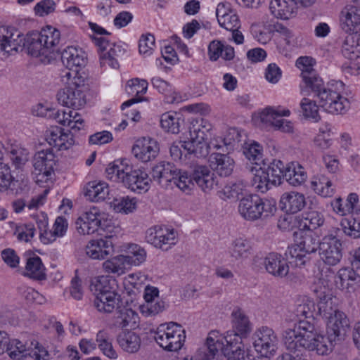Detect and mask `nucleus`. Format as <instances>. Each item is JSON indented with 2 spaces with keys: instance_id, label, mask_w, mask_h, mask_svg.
Returning a JSON list of instances; mask_svg holds the SVG:
<instances>
[{
  "instance_id": "obj_1",
  "label": "nucleus",
  "mask_w": 360,
  "mask_h": 360,
  "mask_svg": "<svg viewBox=\"0 0 360 360\" xmlns=\"http://www.w3.org/2000/svg\"><path fill=\"white\" fill-rule=\"evenodd\" d=\"M152 176L165 189L175 186L183 191H191L196 185L204 192H208L217 184L214 174L205 165H197L188 174L170 162H161L153 167Z\"/></svg>"
},
{
  "instance_id": "obj_2",
  "label": "nucleus",
  "mask_w": 360,
  "mask_h": 360,
  "mask_svg": "<svg viewBox=\"0 0 360 360\" xmlns=\"http://www.w3.org/2000/svg\"><path fill=\"white\" fill-rule=\"evenodd\" d=\"M332 340L317 334L314 323L307 320L298 321L294 329L285 330L284 345L290 352H300L302 349L315 351L319 355H327L333 348Z\"/></svg>"
},
{
  "instance_id": "obj_3",
  "label": "nucleus",
  "mask_w": 360,
  "mask_h": 360,
  "mask_svg": "<svg viewBox=\"0 0 360 360\" xmlns=\"http://www.w3.org/2000/svg\"><path fill=\"white\" fill-rule=\"evenodd\" d=\"M60 40L59 30L47 26L40 32H32L26 35L27 53L34 57H41L43 63H50L59 52Z\"/></svg>"
},
{
  "instance_id": "obj_4",
  "label": "nucleus",
  "mask_w": 360,
  "mask_h": 360,
  "mask_svg": "<svg viewBox=\"0 0 360 360\" xmlns=\"http://www.w3.org/2000/svg\"><path fill=\"white\" fill-rule=\"evenodd\" d=\"M319 314L328 319L327 334L332 340L345 336L347 329L349 327V321L346 314L340 311L334 309L331 294L325 290L315 289Z\"/></svg>"
},
{
  "instance_id": "obj_5",
  "label": "nucleus",
  "mask_w": 360,
  "mask_h": 360,
  "mask_svg": "<svg viewBox=\"0 0 360 360\" xmlns=\"http://www.w3.org/2000/svg\"><path fill=\"white\" fill-rule=\"evenodd\" d=\"M238 209L241 217L250 221L265 220L272 217L277 210L275 200L261 198L256 194L240 199Z\"/></svg>"
},
{
  "instance_id": "obj_6",
  "label": "nucleus",
  "mask_w": 360,
  "mask_h": 360,
  "mask_svg": "<svg viewBox=\"0 0 360 360\" xmlns=\"http://www.w3.org/2000/svg\"><path fill=\"white\" fill-rule=\"evenodd\" d=\"M285 167L282 161L274 160L269 163L265 161L259 167H252L251 171L255 170L253 178L256 188L264 193L270 188V185L278 186L283 182Z\"/></svg>"
},
{
  "instance_id": "obj_7",
  "label": "nucleus",
  "mask_w": 360,
  "mask_h": 360,
  "mask_svg": "<svg viewBox=\"0 0 360 360\" xmlns=\"http://www.w3.org/2000/svg\"><path fill=\"white\" fill-rule=\"evenodd\" d=\"M86 89L83 78L74 77L69 79L65 87L58 91L57 99L64 106L79 109L86 104Z\"/></svg>"
},
{
  "instance_id": "obj_8",
  "label": "nucleus",
  "mask_w": 360,
  "mask_h": 360,
  "mask_svg": "<svg viewBox=\"0 0 360 360\" xmlns=\"http://www.w3.org/2000/svg\"><path fill=\"white\" fill-rule=\"evenodd\" d=\"M146 252L138 245L132 244L129 247V252L127 255H120L106 260L103 264L105 272L120 275L124 273L127 265L139 266L145 262Z\"/></svg>"
},
{
  "instance_id": "obj_9",
  "label": "nucleus",
  "mask_w": 360,
  "mask_h": 360,
  "mask_svg": "<svg viewBox=\"0 0 360 360\" xmlns=\"http://www.w3.org/2000/svg\"><path fill=\"white\" fill-rule=\"evenodd\" d=\"M200 126L198 120L191 123L189 128L190 139L185 141L182 146L188 154H193L197 158H205L211 149H219L221 146L216 142L211 141L207 143L204 139L205 133L200 130Z\"/></svg>"
},
{
  "instance_id": "obj_10",
  "label": "nucleus",
  "mask_w": 360,
  "mask_h": 360,
  "mask_svg": "<svg viewBox=\"0 0 360 360\" xmlns=\"http://www.w3.org/2000/svg\"><path fill=\"white\" fill-rule=\"evenodd\" d=\"M155 335L157 343L164 349L176 352L181 348L185 341V330L182 326L175 322H169L165 329L161 326Z\"/></svg>"
},
{
  "instance_id": "obj_11",
  "label": "nucleus",
  "mask_w": 360,
  "mask_h": 360,
  "mask_svg": "<svg viewBox=\"0 0 360 360\" xmlns=\"http://www.w3.org/2000/svg\"><path fill=\"white\" fill-rule=\"evenodd\" d=\"M319 106L331 114H343L349 107V102L345 97L333 86L326 85V87L316 96Z\"/></svg>"
},
{
  "instance_id": "obj_12",
  "label": "nucleus",
  "mask_w": 360,
  "mask_h": 360,
  "mask_svg": "<svg viewBox=\"0 0 360 360\" xmlns=\"http://www.w3.org/2000/svg\"><path fill=\"white\" fill-rule=\"evenodd\" d=\"M320 259L326 265L335 266L342 257V245L333 234L325 236L319 245Z\"/></svg>"
},
{
  "instance_id": "obj_13",
  "label": "nucleus",
  "mask_w": 360,
  "mask_h": 360,
  "mask_svg": "<svg viewBox=\"0 0 360 360\" xmlns=\"http://www.w3.org/2000/svg\"><path fill=\"white\" fill-rule=\"evenodd\" d=\"M55 165V155L51 149L37 152L33 160V174L35 175L36 182H46L51 179Z\"/></svg>"
},
{
  "instance_id": "obj_14",
  "label": "nucleus",
  "mask_w": 360,
  "mask_h": 360,
  "mask_svg": "<svg viewBox=\"0 0 360 360\" xmlns=\"http://www.w3.org/2000/svg\"><path fill=\"white\" fill-rule=\"evenodd\" d=\"M95 45L98 47L100 54L101 65L108 64L112 68H118L119 63L117 60L122 50L115 43L110 42L105 37H93Z\"/></svg>"
},
{
  "instance_id": "obj_15",
  "label": "nucleus",
  "mask_w": 360,
  "mask_h": 360,
  "mask_svg": "<svg viewBox=\"0 0 360 360\" xmlns=\"http://www.w3.org/2000/svg\"><path fill=\"white\" fill-rule=\"evenodd\" d=\"M27 49L26 37L13 27H0V49L7 53Z\"/></svg>"
},
{
  "instance_id": "obj_16",
  "label": "nucleus",
  "mask_w": 360,
  "mask_h": 360,
  "mask_svg": "<svg viewBox=\"0 0 360 360\" xmlns=\"http://www.w3.org/2000/svg\"><path fill=\"white\" fill-rule=\"evenodd\" d=\"M103 214L93 207L84 212L76 220L75 228L80 234H91L102 227Z\"/></svg>"
},
{
  "instance_id": "obj_17",
  "label": "nucleus",
  "mask_w": 360,
  "mask_h": 360,
  "mask_svg": "<svg viewBox=\"0 0 360 360\" xmlns=\"http://www.w3.org/2000/svg\"><path fill=\"white\" fill-rule=\"evenodd\" d=\"M278 343V339L270 328L262 327L256 333L254 347L261 354V356L268 357V355L274 354L277 349Z\"/></svg>"
},
{
  "instance_id": "obj_18",
  "label": "nucleus",
  "mask_w": 360,
  "mask_h": 360,
  "mask_svg": "<svg viewBox=\"0 0 360 360\" xmlns=\"http://www.w3.org/2000/svg\"><path fill=\"white\" fill-rule=\"evenodd\" d=\"M315 0H274L269 8L272 14L281 19H289L297 12L298 4L303 6H311Z\"/></svg>"
},
{
  "instance_id": "obj_19",
  "label": "nucleus",
  "mask_w": 360,
  "mask_h": 360,
  "mask_svg": "<svg viewBox=\"0 0 360 360\" xmlns=\"http://www.w3.org/2000/svg\"><path fill=\"white\" fill-rule=\"evenodd\" d=\"M122 183L132 191L141 193V191H148L149 188V182L152 179L155 181L153 176L150 178L148 174L141 169H132L127 166ZM155 182H157L155 181Z\"/></svg>"
},
{
  "instance_id": "obj_20",
  "label": "nucleus",
  "mask_w": 360,
  "mask_h": 360,
  "mask_svg": "<svg viewBox=\"0 0 360 360\" xmlns=\"http://www.w3.org/2000/svg\"><path fill=\"white\" fill-rule=\"evenodd\" d=\"M146 239L148 243L165 251L176 243L174 230H169L166 227L155 226L149 229L146 232Z\"/></svg>"
},
{
  "instance_id": "obj_21",
  "label": "nucleus",
  "mask_w": 360,
  "mask_h": 360,
  "mask_svg": "<svg viewBox=\"0 0 360 360\" xmlns=\"http://www.w3.org/2000/svg\"><path fill=\"white\" fill-rule=\"evenodd\" d=\"M289 257H284L281 254L271 252L264 259L263 264L266 271L276 278H285L289 273Z\"/></svg>"
},
{
  "instance_id": "obj_22",
  "label": "nucleus",
  "mask_w": 360,
  "mask_h": 360,
  "mask_svg": "<svg viewBox=\"0 0 360 360\" xmlns=\"http://www.w3.org/2000/svg\"><path fill=\"white\" fill-rule=\"evenodd\" d=\"M158 142L151 138H143L136 141L132 148V153L143 162L155 159L159 153Z\"/></svg>"
},
{
  "instance_id": "obj_23",
  "label": "nucleus",
  "mask_w": 360,
  "mask_h": 360,
  "mask_svg": "<svg viewBox=\"0 0 360 360\" xmlns=\"http://www.w3.org/2000/svg\"><path fill=\"white\" fill-rule=\"evenodd\" d=\"M112 236L92 240L86 246V255L94 259H103L113 252Z\"/></svg>"
},
{
  "instance_id": "obj_24",
  "label": "nucleus",
  "mask_w": 360,
  "mask_h": 360,
  "mask_svg": "<svg viewBox=\"0 0 360 360\" xmlns=\"http://www.w3.org/2000/svg\"><path fill=\"white\" fill-rule=\"evenodd\" d=\"M210 166L220 176H229L233 170L234 160L227 154L213 153L209 158Z\"/></svg>"
},
{
  "instance_id": "obj_25",
  "label": "nucleus",
  "mask_w": 360,
  "mask_h": 360,
  "mask_svg": "<svg viewBox=\"0 0 360 360\" xmlns=\"http://www.w3.org/2000/svg\"><path fill=\"white\" fill-rule=\"evenodd\" d=\"M306 206V198L298 192L284 193L280 199V207L288 214H295Z\"/></svg>"
},
{
  "instance_id": "obj_26",
  "label": "nucleus",
  "mask_w": 360,
  "mask_h": 360,
  "mask_svg": "<svg viewBox=\"0 0 360 360\" xmlns=\"http://www.w3.org/2000/svg\"><path fill=\"white\" fill-rule=\"evenodd\" d=\"M63 65L68 69L72 70L83 67L86 63V55L82 49L74 46H68L60 53Z\"/></svg>"
},
{
  "instance_id": "obj_27",
  "label": "nucleus",
  "mask_w": 360,
  "mask_h": 360,
  "mask_svg": "<svg viewBox=\"0 0 360 360\" xmlns=\"http://www.w3.org/2000/svg\"><path fill=\"white\" fill-rule=\"evenodd\" d=\"M231 316L233 329L226 333H233L240 338L246 337L251 332L252 326L245 312L237 309L232 311Z\"/></svg>"
},
{
  "instance_id": "obj_28",
  "label": "nucleus",
  "mask_w": 360,
  "mask_h": 360,
  "mask_svg": "<svg viewBox=\"0 0 360 360\" xmlns=\"http://www.w3.org/2000/svg\"><path fill=\"white\" fill-rule=\"evenodd\" d=\"M360 25V8L347 6L341 12L340 26L345 32L354 31Z\"/></svg>"
},
{
  "instance_id": "obj_29",
  "label": "nucleus",
  "mask_w": 360,
  "mask_h": 360,
  "mask_svg": "<svg viewBox=\"0 0 360 360\" xmlns=\"http://www.w3.org/2000/svg\"><path fill=\"white\" fill-rule=\"evenodd\" d=\"M301 77L304 83L302 91L308 94H313L316 97L325 87V83L316 70L304 71L301 73Z\"/></svg>"
},
{
  "instance_id": "obj_30",
  "label": "nucleus",
  "mask_w": 360,
  "mask_h": 360,
  "mask_svg": "<svg viewBox=\"0 0 360 360\" xmlns=\"http://www.w3.org/2000/svg\"><path fill=\"white\" fill-rule=\"evenodd\" d=\"M120 295L117 292H108L95 295L94 306L100 312L111 313L115 309H119L120 306Z\"/></svg>"
},
{
  "instance_id": "obj_31",
  "label": "nucleus",
  "mask_w": 360,
  "mask_h": 360,
  "mask_svg": "<svg viewBox=\"0 0 360 360\" xmlns=\"http://www.w3.org/2000/svg\"><path fill=\"white\" fill-rule=\"evenodd\" d=\"M148 88V82L145 79H140L139 78H134L128 81L126 85V91L129 94H135L136 97L132 98L125 102L122 105V110H124L125 108L131 106L132 104L141 102L143 101L139 95H143L146 93Z\"/></svg>"
},
{
  "instance_id": "obj_32",
  "label": "nucleus",
  "mask_w": 360,
  "mask_h": 360,
  "mask_svg": "<svg viewBox=\"0 0 360 360\" xmlns=\"http://www.w3.org/2000/svg\"><path fill=\"white\" fill-rule=\"evenodd\" d=\"M342 46V55L348 59L355 60L360 57V32H347Z\"/></svg>"
},
{
  "instance_id": "obj_33",
  "label": "nucleus",
  "mask_w": 360,
  "mask_h": 360,
  "mask_svg": "<svg viewBox=\"0 0 360 360\" xmlns=\"http://www.w3.org/2000/svg\"><path fill=\"white\" fill-rule=\"evenodd\" d=\"M6 151L16 169H22L30 159L29 150L20 144H11L6 148Z\"/></svg>"
},
{
  "instance_id": "obj_34",
  "label": "nucleus",
  "mask_w": 360,
  "mask_h": 360,
  "mask_svg": "<svg viewBox=\"0 0 360 360\" xmlns=\"http://www.w3.org/2000/svg\"><path fill=\"white\" fill-rule=\"evenodd\" d=\"M209 58L212 61H216L219 57L226 60H231L235 56L234 49L225 45L221 41L214 40L208 46Z\"/></svg>"
},
{
  "instance_id": "obj_35",
  "label": "nucleus",
  "mask_w": 360,
  "mask_h": 360,
  "mask_svg": "<svg viewBox=\"0 0 360 360\" xmlns=\"http://www.w3.org/2000/svg\"><path fill=\"white\" fill-rule=\"evenodd\" d=\"M117 313L118 315L116 317V325L118 327L135 329L139 326V316L135 311L120 305L117 309Z\"/></svg>"
},
{
  "instance_id": "obj_36",
  "label": "nucleus",
  "mask_w": 360,
  "mask_h": 360,
  "mask_svg": "<svg viewBox=\"0 0 360 360\" xmlns=\"http://www.w3.org/2000/svg\"><path fill=\"white\" fill-rule=\"evenodd\" d=\"M117 341L120 347L128 353H135L141 347L140 337L131 330L122 331L119 333Z\"/></svg>"
},
{
  "instance_id": "obj_37",
  "label": "nucleus",
  "mask_w": 360,
  "mask_h": 360,
  "mask_svg": "<svg viewBox=\"0 0 360 360\" xmlns=\"http://www.w3.org/2000/svg\"><path fill=\"white\" fill-rule=\"evenodd\" d=\"M359 202L358 195L355 193H351L347 196L345 202L339 197L331 201L330 205L333 210L340 216H345L354 212L356 204Z\"/></svg>"
},
{
  "instance_id": "obj_38",
  "label": "nucleus",
  "mask_w": 360,
  "mask_h": 360,
  "mask_svg": "<svg viewBox=\"0 0 360 360\" xmlns=\"http://www.w3.org/2000/svg\"><path fill=\"white\" fill-rule=\"evenodd\" d=\"M307 175L304 169L297 162L288 164L285 169L284 178L289 184L297 186L303 184Z\"/></svg>"
},
{
  "instance_id": "obj_39",
  "label": "nucleus",
  "mask_w": 360,
  "mask_h": 360,
  "mask_svg": "<svg viewBox=\"0 0 360 360\" xmlns=\"http://www.w3.org/2000/svg\"><path fill=\"white\" fill-rule=\"evenodd\" d=\"M109 194L108 185L103 181H91L87 184L85 195L94 202L104 200Z\"/></svg>"
},
{
  "instance_id": "obj_40",
  "label": "nucleus",
  "mask_w": 360,
  "mask_h": 360,
  "mask_svg": "<svg viewBox=\"0 0 360 360\" xmlns=\"http://www.w3.org/2000/svg\"><path fill=\"white\" fill-rule=\"evenodd\" d=\"M298 234L300 236L301 240L299 242L297 248L300 250V252H304V253L309 255L316 252L317 250L319 251V245L321 240L316 236L313 235L311 233H304L300 230L299 232H293L295 236H297Z\"/></svg>"
},
{
  "instance_id": "obj_41",
  "label": "nucleus",
  "mask_w": 360,
  "mask_h": 360,
  "mask_svg": "<svg viewBox=\"0 0 360 360\" xmlns=\"http://www.w3.org/2000/svg\"><path fill=\"white\" fill-rule=\"evenodd\" d=\"M25 270V275L31 278L38 281L46 279V269L39 256L34 255L27 259Z\"/></svg>"
},
{
  "instance_id": "obj_42",
  "label": "nucleus",
  "mask_w": 360,
  "mask_h": 360,
  "mask_svg": "<svg viewBox=\"0 0 360 360\" xmlns=\"http://www.w3.org/2000/svg\"><path fill=\"white\" fill-rule=\"evenodd\" d=\"M311 186L316 193L323 198L332 197L335 188L331 181L323 174H320L311 182Z\"/></svg>"
},
{
  "instance_id": "obj_43",
  "label": "nucleus",
  "mask_w": 360,
  "mask_h": 360,
  "mask_svg": "<svg viewBox=\"0 0 360 360\" xmlns=\"http://www.w3.org/2000/svg\"><path fill=\"white\" fill-rule=\"evenodd\" d=\"M115 280L107 276H101L93 280L90 285V290L94 295L101 294H108V292H116L114 289Z\"/></svg>"
},
{
  "instance_id": "obj_44",
  "label": "nucleus",
  "mask_w": 360,
  "mask_h": 360,
  "mask_svg": "<svg viewBox=\"0 0 360 360\" xmlns=\"http://www.w3.org/2000/svg\"><path fill=\"white\" fill-rule=\"evenodd\" d=\"M32 345H33V342L28 344L22 342L18 339H13L11 340L7 352L11 359L20 360L23 356L32 355V352H30Z\"/></svg>"
},
{
  "instance_id": "obj_45",
  "label": "nucleus",
  "mask_w": 360,
  "mask_h": 360,
  "mask_svg": "<svg viewBox=\"0 0 360 360\" xmlns=\"http://www.w3.org/2000/svg\"><path fill=\"white\" fill-rule=\"evenodd\" d=\"M181 121L183 122L176 112H168L162 115L160 124L165 131L176 134L180 131Z\"/></svg>"
},
{
  "instance_id": "obj_46",
  "label": "nucleus",
  "mask_w": 360,
  "mask_h": 360,
  "mask_svg": "<svg viewBox=\"0 0 360 360\" xmlns=\"http://www.w3.org/2000/svg\"><path fill=\"white\" fill-rule=\"evenodd\" d=\"M263 148L262 146L254 141L252 143L248 144L244 147L243 153L246 158H248L255 167H259L265 161L263 159Z\"/></svg>"
},
{
  "instance_id": "obj_47",
  "label": "nucleus",
  "mask_w": 360,
  "mask_h": 360,
  "mask_svg": "<svg viewBox=\"0 0 360 360\" xmlns=\"http://www.w3.org/2000/svg\"><path fill=\"white\" fill-rule=\"evenodd\" d=\"M300 108L303 116L308 120H312L314 122H318L321 120L319 113V105L315 101L309 98H303L300 102Z\"/></svg>"
},
{
  "instance_id": "obj_48",
  "label": "nucleus",
  "mask_w": 360,
  "mask_h": 360,
  "mask_svg": "<svg viewBox=\"0 0 360 360\" xmlns=\"http://www.w3.org/2000/svg\"><path fill=\"white\" fill-rule=\"evenodd\" d=\"M212 341H213L212 338L209 336L207 338V347L199 349L193 357H185L183 360H214V352H217V346H220V344L218 342L214 345L211 343Z\"/></svg>"
},
{
  "instance_id": "obj_49",
  "label": "nucleus",
  "mask_w": 360,
  "mask_h": 360,
  "mask_svg": "<svg viewBox=\"0 0 360 360\" xmlns=\"http://www.w3.org/2000/svg\"><path fill=\"white\" fill-rule=\"evenodd\" d=\"M112 207L117 212L128 214L132 212L136 207V201L134 198L122 196L115 198L110 202Z\"/></svg>"
},
{
  "instance_id": "obj_50",
  "label": "nucleus",
  "mask_w": 360,
  "mask_h": 360,
  "mask_svg": "<svg viewBox=\"0 0 360 360\" xmlns=\"http://www.w3.org/2000/svg\"><path fill=\"white\" fill-rule=\"evenodd\" d=\"M324 221L323 215L316 211H311L306 213L302 221L300 224V231L307 229L309 231L315 230L321 226Z\"/></svg>"
},
{
  "instance_id": "obj_51",
  "label": "nucleus",
  "mask_w": 360,
  "mask_h": 360,
  "mask_svg": "<svg viewBox=\"0 0 360 360\" xmlns=\"http://www.w3.org/2000/svg\"><path fill=\"white\" fill-rule=\"evenodd\" d=\"M252 247L246 239L238 238L232 243L231 256L236 259L247 258L251 253Z\"/></svg>"
},
{
  "instance_id": "obj_52",
  "label": "nucleus",
  "mask_w": 360,
  "mask_h": 360,
  "mask_svg": "<svg viewBox=\"0 0 360 360\" xmlns=\"http://www.w3.org/2000/svg\"><path fill=\"white\" fill-rule=\"evenodd\" d=\"M290 114L289 110H280L271 107L266 108L260 114V119L262 122L269 123L276 127V122L281 117H288Z\"/></svg>"
},
{
  "instance_id": "obj_53",
  "label": "nucleus",
  "mask_w": 360,
  "mask_h": 360,
  "mask_svg": "<svg viewBox=\"0 0 360 360\" xmlns=\"http://www.w3.org/2000/svg\"><path fill=\"white\" fill-rule=\"evenodd\" d=\"M127 167V165L118 160L109 164L105 169L108 179L114 182H121L124 178Z\"/></svg>"
},
{
  "instance_id": "obj_54",
  "label": "nucleus",
  "mask_w": 360,
  "mask_h": 360,
  "mask_svg": "<svg viewBox=\"0 0 360 360\" xmlns=\"http://www.w3.org/2000/svg\"><path fill=\"white\" fill-rule=\"evenodd\" d=\"M357 276H359L358 274L354 268H342L338 271L335 276V282L340 283L342 288H347L352 284V282L356 280Z\"/></svg>"
},
{
  "instance_id": "obj_55",
  "label": "nucleus",
  "mask_w": 360,
  "mask_h": 360,
  "mask_svg": "<svg viewBox=\"0 0 360 360\" xmlns=\"http://www.w3.org/2000/svg\"><path fill=\"white\" fill-rule=\"evenodd\" d=\"M37 115L41 117H45L48 118H53L56 120L57 122L66 125L68 122L64 120V117L67 115L65 110L60 111L59 110L49 109L44 108L41 104L39 105L37 110Z\"/></svg>"
},
{
  "instance_id": "obj_56",
  "label": "nucleus",
  "mask_w": 360,
  "mask_h": 360,
  "mask_svg": "<svg viewBox=\"0 0 360 360\" xmlns=\"http://www.w3.org/2000/svg\"><path fill=\"white\" fill-rule=\"evenodd\" d=\"M285 255L287 257L290 256L289 259H292V261H290L289 262H295V265L299 267L305 265L306 262L309 260V257L307 256V254L304 253V252H300V250L295 246L288 248L285 252Z\"/></svg>"
},
{
  "instance_id": "obj_57",
  "label": "nucleus",
  "mask_w": 360,
  "mask_h": 360,
  "mask_svg": "<svg viewBox=\"0 0 360 360\" xmlns=\"http://www.w3.org/2000/svg\"><path fill=\"white\" fill-rule=\"evenodd\" d=\"M14 180L10 167L7 164L0 163V192L8 190Z\"/></svg>"
},
{
  "instance_id": "obj_58",
  "label": "nucleus",
  "mask_w": 360,
  "mask_h": 360,
  "mask_svg": "<svg viewBox=\"0 0 360 360\" xmlns=\"http://www.w3.org/2000/svg\"><path fill=\"white\" fill-rule=\"evenodd\" d=\"M56 6L53 0H41L35 5L34 11L37 15L45 16L53 13Z\"/></svg>"
},
{
  "instance_id": "obj_59",
  "label": "nucleus",
  "mask_w": 360,
  "mask_h": 360,
  "mask_svg": "<svg viewBox=\"0 0 360 360\" xmlns=\"http://www.w3.org/2000/svg\"><path fill=\"white\" fill-rule=\"evenodd\" d=\"M155 46V37L151 34L142 35L139 39V53L143 55H150Z\"/></svg>"
},
{
  "instance_id": "obj_60",
  "label": "nucleus",
  "mask_w": 360,
  "mask_h": 360,
  "mask_svg": "<svg viewBox=\"0 0 360 360\" xmlns=\"http://www.w3.org/2000/svg\"><path fill=\"white\" fill-rule=\"evenodd\" d=\"M3 261L11 268H16L20 262V257L15 251L11 248H6L1 251Z\"/></svg>"
},
{
  "instance_id": "obj_61",
  "label": "nucleus",
  "mask_w": 360,
  "mask_h": 360,
  "mask_svg": "<svg viewBox=\"0 0 360 360\" xmlns=\"http://www.w3.org/2000/svg\"><path fill=\"white\" fill-rule=\"evenodd\" d=\"M35 228L33 224H28L16 229L17 238L20 240L28 242L34 236Z\"/></svg>"
},
{
  "instance_id": "obj_62",
  "label": "nucleus",
  "mask_w": 360,
  "mask_h": 360,
  "mask_svg": "<svg viewBox=\"0 0 360 360\" xmlns=\"http://www.w3.org/2000/svg\"><path fill=\"white\" fill-rule=\"evenodd\" d=\"M243 191V185L240 183H230L224 186L221 193L224 198H237Z\"/></svg>"
},
{
  "instance_id": "obj_63",
  "label": "nucleus",
  "mask_w": 360,
  "mask_h": 360,
  "mask_svg": "<svg viewBox=\"0 0 360 360\" xmlns=\"http://www.w3.org/2000/svg\"><path fill=\"white\" fill-rule=\"evenodd\" d=\"M112 140V135L108 131L96 132L89 136V141L91 144L103 145Z\"/></svg>"
},
{
  "instance_id": "obj_64",
  "label": "nucleus",
  "mask_w": 360,
  "mask_h": 360,
  "mask_svg": "<svg viewBox=\"0 0 360 360\" xmlns=\"http://www.w3.org/2000/svg\"><path fill=\"white\" fill-rule=\"evenodd\" d=\"M75 140L73 139L72 133L69 130H67V131L64 130L61 134V137L58 139L56 148L59 150H68L73 146Z\"/></svg>"
}]
</instances>
